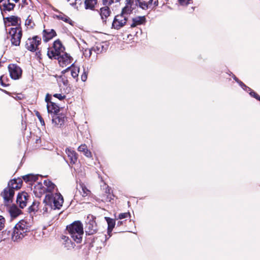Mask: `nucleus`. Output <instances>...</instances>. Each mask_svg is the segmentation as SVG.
I'll return each mask as SVG.
<instances>
[{
  "label": "nucleus",
  "mask_w": 260,
  "mask_h": 260,
  "mask_svg": "<svg viewBox=\"0 0 260 260\" xmlns=\"http://www.w3.org/2000/svg\"><path fill=\"white\" fill-rule=\"evenodd\" d=\"M103 48V46L101 45H97L95 47L92 48V50L95 52L97 54H99L100 52L102 51V49Z\"/></svg>",
  "instance_id": "obj_39"
},
{
  "label": "nucleus",
  "mask_w": 260,
  "mask_h": 260,
  "mask_svg": "<svg viewBox=\"0 0 260 260\" xmlns=\"http://www.w3.org/2000/svg\"><path fill=\"white\" fill-rule=\"evenodd\" d=\"M78 150L79 152H83L84 155L87 157H91L92 156L91 152L88 149L85 144H82L79 146Z\"/></svg>",
  "instance_id": "obj_24"
},
{
  "label": "nucleus",
  "mask_w": 260,
  "mask_h": 260,
  "mask_svg": "<svg viewBox=\"0 0 260 260\" xmlns=\"http://www.w3.org/2000/svg\"><path fill=\"white\" fill-rule=\"evenodd\" d=\"M7 19L9 22L11 23V25L13 26H15L18 23V17L16 16H12L9 17H7Z\"/></svg>",
  "instance_id": "obj_35"
},
{
  "label": "nucleus",
  "mask_w": 260,
  "mask_h": 260,
  "mask_svg": "<svg viewBox=\"0 0 260 260\" xmlns=\"http://www.w3.org/2000/svg\"><path fill=\"white\" fill-rule=\"evenodd\" d=\"M25 24L28 27L30 28H33V27L35 25V23L32 20V18L30 15L28 16L27 18L26 19Z\"/></svg>",
  "instance_id": "obj_34"
},
{
  "label": "nucleus",
  "mask_w": 260,
  "mask_h": 260,
  "mask_svg": "<svg viewBox=\"0 0 260 260\" xmlns=\"http://www.w3.org/2000/svg\"><path fill=\"white\" fill-rule=\"evenodd\" d=\"M97 226L95 221L89 220L86 223L85 232L89 235H93L97 232Z\"/></svg>",
  "instance_id": "obj_14"
},
{
  "label": "nucleus",
  "mask_w": 260,
  "mask_h": 260,
  "mask_svg": "<svg viewBox=\"0 0 260 260\" xmlns=\"http://www.w3.org/2000/svg\"><path fill=\"white\" fill-rule=\"evenodd\" d=\"M87 78V73L84 70V72L81 75V80L82 81L85 82Z\"/></svg>",
  "instance_id": "obj_48"
},
{
  "label": "nucleus",
  "mask_w": 260,
  "mask_h": 260,
  "mask_svg": "<svg viewBox=\"0 0 260 260\" xmlns=\"http://www.w3.org/2000/svg\"><path fill=\"white\" fill-rule=\"evenodd\" d=\"M8 69L10 76L13 79H18L21 76L22 70L18 66L11 64L8 66Z\"/></svg>",
  "instance_id": "obj_9"
},
{
  "label": "nucleus",
  "mask_w": 260,
  "mask_h": 260,
  "mask_svg": "<svg viewBox=\"0 0 260 260\" xmlns=\"http://www.w3.org/2000/svg\"><path fill=\"white\" fill-rule=\"evenodd\" d=\"M66 152L70 160V163L75 164L78 159L76 152L71 148H67L66 149Z\"/></svg>",
  "instance_id": "obj_18"
},
{
  "label": "nucleus",
  "mask_w": 260,
  "mask_h": 260,
  "mask_svg": "<svg viewBox=\"0 0 260 260\" xmlns=\"http://www.w3.org/2000/svg\"><path fill=\"white\" fill-rule=\"evenodd\" d=\"M110 13V9L107 6L101 8L100 15L103 22H106V19L109 16Z\"/></svg>",
  "instance_id": "obj_21"
},
{
  "label": "nucleus",
  "mask_w": 260,
  "mask_h": 260,
  "mask_svg": "<svg viewBox=\"0 0 260 260\" xmlns=\"http://www.w3.org/2000/svg\"><path fill=\"white\" fill-rule=\"evenodd\" d=\"M8 3H5L3 5V6L4 7L5 10L7 11H11L14 9V7H15V5L13 3H10L9 2L10 0H7Z\"/></svg>",
  "instance_id": "obj_36"
},
{
  "label": "nucleus",
  "mask_w": 260,
  "mask_h": 260,
  "mask_svg": "<svg viewBox=\"0 0 260 260\" xmlns=\"http://www.w3.org/2000/svg\"><path fill=\"white\" fill-rule=\"evenodd\" d=\"M9 213L12 217H16L22 213L21 210L15 205L12 206L9 209Z\"/></svg>",
  "instance_id": "obj_23"
},
{
  "label": "nucleus",
  "mask_w": 260,
  "mask_h": 260,
  "mask_svg": "<svg viewBox=\"0 0 260 260\" xmlns=\"http://www.w3.org/2000/svg\"><path fill=\"white\" fill-rule=\"evenodd\" d=\"M247 92H249V91H248ZM249 94L251 96L254 97V98L260 101V96L258 95L256 92L252 91L251 89L250 91H249Z\"/></svg>",
  "instance_id": "obj_41"
},
{
  "label": "nucleus",
  "mask_w": 260,
  "mask_h": 260,
  "mask_svg": "<svg viewBox=\"0 0 260 260\" xmlns=\"http://www.w3.org/2000/svg\"><path fill=\"white\" fill-rule=\"evenodd\" d=\"M179 3L181 5H187L189 3V0H179Z\"/></svg>",
  "instance_id": "obj_50"
},
{
  "label": "nucleus",
  "mask_w": 260,
  "mask_h": 260,
  "mask_svg": "<svg viewBox=\"0 0 260 260\" xmlns=\"http://www.w3.org/2000/svg\"><path fill=\"white\" fill-rule=\"evenodd\" d=\"M123 221H118L117 223V226H120L122 224H123Z\"/></svg>",
  "instance_id": "obj_52"
},
{
  "label": "nucleus",
  "mask_w": 260,
  "mask_h": 260,
  "mask_svg": "<svg viewBox=\"0 0 260 260\" xmlns=\"http://www.w3.org/2000/svg\"><path fill=\"white\" fill-rule=\"evenodd\" d=\"M154 4L155 6H157V5L156 2L154 3Z\"/></svg>",
  "instance_id": "obj_57"
},
{
  "label": "nucleus",
  "mask_w": 260,
  "mask_h": 260,
  "mask_svg": "<svg viewBox=\"0 0 260 260\" xmlns=\"http://www.w3.org/2000/svg\"><path fill=\"white\" fill-rule=\"evenodd\" d=\"M63 198L59 192H50L45 195L43 203L49 205L53 209H59L62 206Z\"/></svg>",
  "instance_id": "obj_3"
},
{
  "label": "nucleus",
  "mask_w": 260,
  "mask_h": 260,
  "mask_svg": "<svg viewBox=\"0 0 260 260\" xmlns=\"http://www.w3.org/2000/svg\"><path fill=\"white\" fill-rule=\"evenodd\" d=\"M79 68L77 66H74V63L72 64L70 67H68L66 69L62 71V73H65L69 71H71V74L73 78H78V74L79 73Z\"/></svg>",
  "instance_id": "obj_15"
},
{
  "label": "nucleus",
  "mask_w": 260,
  "mask_h": 260,
  "mask_svg": "<svg viewBox=\"0 0 260 260\" xmlns=\"http://www.w3.org/2000/svg\"><path fill=\"white\" fill-rule=\"evenodd\" d=\"M68 80H66L65 81H63V83L64 85H67Z\"/></svg>",
  "instance_id": "obj_54"
},
{
  "label": "nucleus",
  "mask_w": 260,
  "mask_h": 260,
  "mask_svg": "<svg viewBox=\"0 0 260 260\" xmlns=\"http://www.w3.org/2000/svg\"><path fill=\"white\" fill-rule=\"evenodd\" d=\"M4 0H0V3H1L2 1H3Z\"/></svg>",
  "instance_id": "obj_58"
},
{
  "label": "nucleus",
  "mask_w": 260,
  "mask_h": 260,
  "mask_svg": "<svg viewBox=\"0 0 260 260\" xmlns=\"http://www.w3.org/2000/svg\"><path fill=\"white\" fill-rule=\"evenodd\" d=\"M67 230L71 238L77 243H80L84 234L83 227L80 221H76L67 226Z\"/></svg>",
  "instance_id": "obj_2"
},
{
  "label": "nucleus",
  "mask_w": 260,
  "mask_h": 260,
  "mask_svg": "<svg viewBox=\"0 0 260 260\" xmlns=\"http://www.w3.org/2000/svg\"><path fill=\"white\" fill-rule=\"evenodd\" d=\"M62 239L64 240V246L66 247L68 249L73 248L75 246V244L71 242V241L69 239L68 237L63 236V238H62Z\"/></svg>",
  "instance_id": "obj_30"
},
{
  "label": "nucleus",
  "mask_w": 260,
  "mask_h": 260,
  "mask_svg": "<svg viewBox=\"0 0 260 260\" xmlns=\"http://www.w3.org/2000/svg\"><path fill=\"white\" fill-rule=\"evenodd\" d=\"M39 203L34 202L28 208V212L31 213L38 210Z\"/></svg>",
  "instance_id": "obj_37"
},
{
  "label": "nucleus",
  "mask_w": 260,
  "mask_h": 260,
  "mask_svg": "<svg viewBox=\"0 0 260 260\" xmlns=\"http://www.w3.org/2000/svg\"><path fill=\"white\" fill-rule=\"evenodd\" d=\"M22 178L24 181L26 182H31L32 181H35L38 179L37 176L32 174H27L26 175L23 176Z\"/></svg>",
  "instance_id": "obj_28"
},
{
  "label": "nucleus",
  "mask_w": 260,
  "mask_h": 260,
  "mask_svg": "<svg viewBox=\"0 0 260 260\" xmlns=\"http://www.w3.org/2000/svg\"><path fill=\"white\" fill-rule=\"evenodd\" d=\"M233 79L237 82L238 83L240 82V80L235 76H233Z\"/></svg>",
  "instance_id": "obj_53"
},
{
  "label": "nucleus",
  "mask_w": 260,
  "mask_h": 260,
  "mask_svg": "<svg viewBox=\"0 0 260 260\" xmlns=\"http://www.w3.org/2000/svg\"><path fill=\"white\" fill-rule=\"evenodd\" d=\"M82 41L84 44H85V42L84 40H82Z\"/></svg>",
  "instance_id": "obj_56"
},
{
  "label": "nucleus",
  "mask_w": 260,
  "mask_h": 260,
  "mask_svg": "<svg viewBox=\"0 0 260 260\" xmlns=\"http://www.w3.org/2000/svg\"><path fill=\"white\" fill-rule=\"evenodd\" d=\"M127 19V16L122 14L117 15L114 18L112 23V26L116 29H119L123 27L126 23Z\"/></svg>",
  "instance_id": "obj_8"
},
{
  "label": "nucleus",
  "mask_w": 260,
  "mask_h": 260,
  "mask_svg": "<svg viewBox=\"0 0 260 260\" xmlns=\"http://www.w3.org/2000/svg\"><path fill=\"white\" fill-rule=\"evenodd\" d=\"M41 38L37 36L32 38H29L26 42L25 47L30 51H36L38 49V46L41 43Z\"/></svg>",
  "instance_id": "obj_6"
},
{
  "label": "nucleus",
  "mask_w": 260,
  "mask_h": 260,
  "mask_svg": "<svg viewBox=\"0 0 260 260\" xmlns=\"http://www.w3.org/2000/svg\"><path fill=\"white\" fill-rule=\"evenodd\" d=\"M120 0H103V4L105 5H110L112 3H113L114 2H118Z\"/></svg>",
  "instance_id": "obj_43"
},
{
  "label": "nucleus",
  "mask_w": 260,
  "mask_h": 260,
  "mask_svg": "<svg viewBox=\"0 0 260 260\" xmlns=\"http://www.w3.org/2000/svg\"><path fill=\"white\" fill-rule=\"evenodd\" d=\"M56 35V32L53 29H44L43 30V39L44 41L47 42Z\"/></svg>",
  "instance_id": "obj_17"
},
{
  "label": "nucleus",
  "mask_w": 260,
  "mask_h": 260,
  "mask_svg": "<svg viewBox=\"0 0 260 260\" xmlns=\"http://www.w3.org/2000/svg\"><path fill=\"white\" fill-rule=\"evenodd\" d=\"M54 49L55 50H58L59 52H62L64 48L59 41H55L54 43Z\"/></svg>",
  "instance_id": "obj_33"
},
{
  "label": "nucleus",
  "mask_w": 260,
  "mask_h": 260,
  "mask_svg": "<svg viewBox=\"0 0 260 260\" xmlns=\"http://www.w3.org/2000/svg\"><path fill=\"white\" fill-rule=\"evenodd\" d=\"M92 49H85L83 51V55L86 58H89L92 54Z\"/></svg>",
  "instance_id": "obj_40"
},
{
  "label": "nucleus",
  "mask_w": 260,
  "mask_h": 260,
  "mask_svg": "<svg viewBox=\"0 0 260 260\" xmlns=\"http://www.w3.org/2000/svg\"><path fill=\"white\" fill-rule=\"evenodd\" d=\"M57 59L60 66L63 68L70 65L73 60L69 54L64 52H60Z\"/></svg>",
  "instance_id": "obj_7"
},
{
  "label": "nucleus",
  "mask_w": 260,
  "mask_h": 260,
  "mask_svg": "<svg viewBox=\"0 0 260 260\" xmlns=\"http://www.w3.org/2000/svg\"><path fill=\"white\" fill-rule=\"evenodd\" d=\"M139 4L140 8L146 10L152 5L153 0H135Z\"/></svg>",
  "instance_id": "obj_22"
},
{
  "label": "nucleus",
  "mask_w": 260,
  "mask_h": 260,
  "mask_svg": "<svg viewBox=\"0 0 260 260\" xmlns=\"http://www.w3.org/2000/svg\"><path fill=\"white\" fill-rule=\"evenodd\" d=\"M40 54V51H39V52H37V55H39V54Z\"/></svg>",
  "instance_id": "obj_55"
},
{
  "label": "nucleus",
  "mask_w": 260,
  "mask_h": 260,
  "mask_svg": "<svg viewBox=\"0 0 260 260\" xmlns=\"http://www.w3.org/2000/svg\"><path fill=\"white\" fill-rule=\"evenodd\" d=\"M56 17L58 19L61 20L66 22L72 24V20L68 16H66V15L62 13H60L59 15H57Z\"/></svg>",
  "instance_id": "obj_32"
},
{
  "label": "nucleus",
  "mask_w": 260,
  "mask_h": 260,
  "mask_svg": "<svg viewBox=\"0 0 260 260\" xmlns=\"http://www.w3.org/2000/svg\"><path fill=\"white\" fill-rule=\"evenodd\" d=\"M68 1H70V0H67Z\"/></svg>",
  "instance_id": "obj_59"
},
{
  "label": "nucleus",
  "mask_w": 260,
  "mask_h": 260,
  "mask_svg": "<svg viewBox=\"0 0 260 260\" xmlns=\"http://www.w3.org/2000/svg\"><path fill=\"white\" fill-rule=\"evenodd\" d=\"M5 219L4 217L0 215V231L3 229L5 226Z\"/></svg>",
  "instance_id": "obj_42"
},
{
  "label": "nucleus",
  "mask_w": 260,
  "mask_h": 260,
  "mask_svg": "<svg viewBox=\"0 0 260 260\" xmlns=\"http://www.w3.org/2000/svg\"><path fill=\"white\" fill-rule=\"evenodd\" d=\"M28 197L27 193L25 191H22L18 194L16 202L20 208L23 209L26 207Z\"/></svg>",
  "instance_id": "obj_10"
},
{
  "label": "nucleus",
  "mask_w": 260,
  "mask_h": 260,
  "mask_svg": "<svg viewBox=\"0 0 260 260\" xmlns=\"http://www.w3.org/2000/svg\"><path fill=\"white\" fill-rule=\"evenodd\" d=\"M59 53L60 52H59L58 50H54V51H50L49 49H48L47 55L50 58H54V59H57V57L58 56Z\"/></svg>",
  "instance_id": "obj_31"
},
{
  "label": "nucleus",
  "mask_w": 260,
  "mask_h": 260,
  "mask_svg": "<svg viewBox=\"0 0 260 260\" xmlns=\"http://www.w3.org/2000/svg\"><path fill=\"white\" fill-rule=\"evenodd\" d=\"M79 186L80 189H81V190H80L79 191L82 197H86L90 193V190L87 188L83 183H80Z\"/></svg>",
  "instance_id": "obj_26"
},
{
  "label": "nucleus",
  "mask_w": 260,
  "mask_h": 260,
  "mask_svg": "<svg viewBox=\"0 0 260 260\" xmlns=\"http://www.w3.org/2000/svg\"><path fill=\"white\" fill-rule=\"evenodd\" d=\"M137 3L135 0H126L125 6L123 8L121 14L127 16L130 14L134 8L136 7Z\"/></svg>",
  "instance_id": "obj_11"
},
{
  "label": "nucleus",
  "mask_w": 260,
  "mask_h": 260,
  "mask_svg": "<svg viewBox=\"0 0 260 260\" xmlns=\"http://www.w3.org/2000/svg\"><path fill=\"white\" fill-rule=\"evenodd\" d=\"M66 116L64 114L53 115L52 116V123L57 127H60L63 125L66 119Z\"/></svg>",
  "instance_id": "obj_13"
},
{
  "label": "nucleus",
  "mask_w": 260,
  "mask_h": 260,
  "mask_svg": "<svg viewBox=\"0 0 260 260\" xmlns=\"http://www.w3.org/2000/svg\"><path fill=\"white\" fill-rule=\"evenodd\" d=\"M2 78H3V76H2L0 77V83H1V85L2 86H5V84L3 82Z\"/></svg>",
  "instance_id": "obj_51"
},
{
  "label": "nucleus",
  "mask_w": 260,
  "mask_h": 260,
  "mask_svg": "<svg viewBox=\"0 0 260 260\" xmlns=\"http://www.w3.org/2000/svg\"><path fill=\"white\" fill-rule=\"evenodd\" d=\"M55 209H53L50 206L46 205L45 204H44V206L41 210V212L44 216H46L48 213H50L51 211H53Z\"/></svg>",
  "instance_id": "obj_29"
},
{
  "label": "nucleus",
  "mask_w": 260,
  "mask_h": 260,
  "mask_svg": "<svg viewBox=\"0 0 260 260\" xmlns=\"http://www.w3.org/2000/svg\"><path fill=\"white\" fill-rule=\"evenodd\" d=\"M36 116H37V117L38 118L39 121H40L41 124L42 125H45V122L43 120V118L42 117L41 115H40V113L38 112V111H37L36 112Z\"/></svg>",
  "instance_id": "obj_45"
},
{
  "label": "nucleus",
  "mask_w": 260,
  "mask_h": 260,
  "mask_svg": "<svg viewBox=\"0 0 260 260\" xmlns=\"http://www.w3.org/2000/svg\"><path fill=\"white\" fill-rule=\"evenodd\" d=\"M53 96L56 98H57L58 99H59L60 101L63 100L66 98V96L64 95H62L59 93H55L53 95Z\"/></svg>",
  "instance_id": "obj_47"
},
{
  "label": "nucleus",
  "mask_w": 260,
  "mask_h": 260,
  "mask_svg": "<svg viewBox=\"0 0 260 260\" xmlns=\"http://www.w3.org/2000/svg\"><path fill=\"white\" fill-rule=\"evenodd\" d=\"M47 111L49 114H56L59 111V107L54 102H50L47 104Z\"/></svg>",
  "instance_id": "obj_19"
},
{
  "label": "nucleus",
  "mask_w": 260,
  "mask_h": 260,
  "mask_svg": "<svg viewBox=\"0 0 260 260\" xmlns=\"http://www.w3.org/2000/svg\"><path fill=\"white\" fill-rule=\"evenodd\" d=\"M14 193V190L8 186L4 189L1 195L4 200L5 203H8L12 202Z\"/></svg>",
  "instance_id": "obj_12"
},
{
  "label": "nucleus",
  "mask_w": 260,
  "mask_h": 260,
  "mask_svg": "<svg viewBox=\"0 0 260 260\" xmlns=\"http://www.w3.org/2000/svg\"><path fill=\"white\" fill-rule=\"evenodd\" d=\"M106 220L108 223V233L109 235V237H111L110 233H111L113 229L114 228L115 225V221L114 219L110 218V217H105Z\"/></svg>",
  "instance_id": "obj_25"
},
{
  "label": "nucleus",
  "mask_w": 260,
  "mask_h": 260,
  "mask_svg": "<svg viewBox=\"0 0 260 260\" xmlns=\"http://www.w3.org/2000/svg\"><path fill=\"white\" fill-rule=\"evenodd\" d=\"M82 3V0H75V3H71L70 5L78 8V6H80Z\"/></svg>",
  "instance_id": "obj_46"
},
{
  "label": "nucleus",
  "mask_w": 260,
  "mask_h": 260,
  "mask_svg": "<svg viewBox=\"0 0 260 260\" xmlns=\"http://www.w3.org/2000/svg\"><path fill=\"white\" fill-rule=\"evenodd\" d=\"M131 217V214L129 212H125V213H120L118 216V219L122 220L124 218H127Z\"/></svg>",
  "instance_id": "obj_38"
},
{
  "label": "nucleus",
  "mask_w": 260,
  "mask_h": 260,
  "mask_svg": "<svg viewBox=\"0 0 260 260\" xmlns=\"http://www.w3.org/2000/svg\"><path fill=\"white\" fill-rule=\"evenodd\" d=\"M31 224L25 220H21L13 228L11 233V238L13 241L22 239L26 233L30 231Z\"/></svg>",
  "instance_id": "obj_1"
},
{
  "label": "nucleus",
  "mask_w": 260,
  "mask_h": 260,
  "mask_svg": "<svg viewBox=\"0 0 260 260\" xmlns=\"http://www.w3.org/2000/svg\"><path fill=\"white\" fill-rule=\"evenodd\" d=\"M96 0H85L84 5L86 9H92L96 4Z\"/></svg>",
  "instance_id": "obj_27"
},
{
  "label": "nucleus",
  "mask_w": 260,
  "mask_h": 260,
  "mask_svg": "<svg viewBox=\"0 0 260 260\" xmlns=\"http://www.w3.org/2000/svg\"><path fill=\"white\" fill-rule=\"evenodd\" d=\"M11 36V42L12 45L16 46H19L22 37V31L20 28L12 27L9 32Z\"/></svg>",
  "instance_id": "obj_5"
},
{
  "label": "nucleus",
  "mask_w": 260,
  "mask_h": 260,
  "mask_svg": "<svg viewBox=\"0 0 260 260\" xmlns=\"http://www.w3.org/2000/svg\"><path fill=\"white\" fill-rule=\"evenodd\" d=\"M51 95H50L49 93H47L45 97V102L47 103V104H48V103H50V102H51Z\"/></svg>",
  "instance_id": "obj_49"
},
{
  "label": "nucleus",
  "mask_w": 260,
  "mask_h": 260,
  "mask_svg": "<svg viewBox=\"0 0 260 260\" xmlns=\"http://www.w3.org/2000/svg\"><path fill=\"white\" fill-rule=\"evenodd\" d=\"M239 84L240 85V86L245 90L248 91H250L251 90V88H250L249 87H248V86H247L245 84H244L242 82H241V81H240V82H238Z\"/></svg>",
  "instance_id": "obj_44"
},
{
  "label": "nucleus",
  "mask_w": 260,
  "mask_h": 260,
  "mask_svg": "<svg viewBox=\"0 0 260 260\" xmlns=\"http://www.w3.org/2000/svg\"><path fill=\"white\" fill-rule=\"evenodd\" d=\"M22 181L20 178L14 179L9 181L8 185L10 188L14 189H18L21 188L22 186Z\"/></svg>",
  "instance_id": "obj_16"
},
{
  "label": "nucleus",
  "mask_w": 260,
  "mask_h": 260,
  "mask_svg": "<svg viewBox=\"0 0 260 260\" xmlns=\"http://www.w3.org/2000/svg\"><path fill=\"white\" fill-rule=\"evenodd\" d=\"M146 22L145 16H137L133 18V22L130 24L131 27L143 24Z\"/></svg>",
  "instance_id": "obj_20"
},
{
  "label": "nucleus",
  "mask_w": 260,
  "mask_h": 260,
  "mask_svg": "<svg viewBox=\"0 0 260 260\" xmlns=\"http://www.w3.org/2000/svg\"><path fill=\"white\" fill-rule=\"evenodd\" d=\"M43 183L44 186L40 183L35 186L34 193L36 197L41 198L43 194L53 192L55 190H57L56 185L51 181L45 180Z\"/></svg>",
  "instance_id": "obj_4"
}]
</instances>
